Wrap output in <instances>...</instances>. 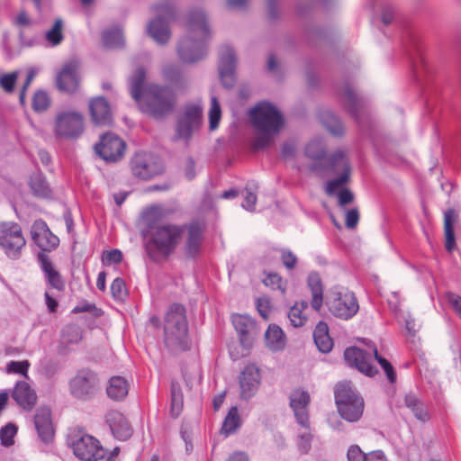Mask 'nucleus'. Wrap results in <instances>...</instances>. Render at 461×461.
<instances>
[{"mask_svg": "<svg viewBox=\"0 0 461 461\" xmlns=\"http://www.w3.org/2000/svg\"><path fill=\"white\" fill-rule=\"evenodd\" d=\"M165 344L173 353L188 350L191 340L187 333V322L185 309L181 305H173L165 320Z\"/></svg>", "mask_w": 461, "mask_h": 461, "instance_id": "obj_5", "label": "nucleus"}, {"mask_svg": "<svg viewBox=\"0 0 461 461\" xmlns=\"http://www.w3.org/2000/svg\"><path fill=\"white\" fill-rule=\"evenodd\" d=\"M226 461H249V459L246 453L236 451L230 454Z\"/></svg>", "mask_w": 461, "mask_h": 461, "instance_id": "obj_61", "label": "nucleus"}, {"mask_svg": "<svg viewBox=\"0 0 461 461\" xmlns=\"http://www.w3.org/2000/svg\"><path fill=\"white\" fill-rule=\"evenodd\" d=\"M107 422L114 437L124 440L131 436V428L126 418L120 412L113 411L108 414Z\"/></svg>", "mask_w": 461, "mask_h": 461, "instance_id": "obj_28", "label": "nucleus"}, {"mask_svg": "<svg viewBox=\"0 0 461 461\" xmlns=\"http://www.w3.org/2000/svg\"><path fill=\"white\" fill-rule=\"evenodd\" d=\"M348 461H367V454H365L358 446H351L348 449Z\"/></svg>", "mask_w": 461, "mask_h": 461, "instance_id": "obj_50", "label": "nucleus"}, {"mask_svg": "<svg viewBox=\"0 0 461 461\" xmlns=\"http://www.w3.org/2000/svg\"><path fill=\"white\" fill-rule=\"evenodd\" d=\"M358 220L359 214L357 209H351L346 213V225L348 228H355Z\"/></svg>", "mask_w": 461, "mask_h": 461, "instance_id": "obj_57", "label": "nucleus"}, {"mask_svg": "<svg viewBox=\"0 0 461 461\" xmlns=\"http://www.w3.org/2000/svg\"><path fill=\"white\" fill-rule=\"evenodd\" d=\"M103 42L107 48H118L122 46L124 40L119 28L106 30L103 33Z\"/></svg>", "mask_w": 461, "mask_h": 461, "instance_id": "obj_38", "label": "nucleus"}, {"mask_svg": "<svg viewBox=\"0 0 461 461\" xmlns=\"http://www.w3.org/2000/svg\"><path fill=\"white\" fill-rule=\"evenodd\" d=\"M221 116V107L215 97L211 99V107L209 110L210 129L214 131L218 128Z\"/></svg>", "mask_w": 461, "mask_h": 461, "instance_id": "obj_41", "label": "nucleus"}, {"mask_svg": "<svg viewBox=\"0 0 461 461\" xmlns=\"http://www.w3.org/2000/svg\"><path fill=\"white\" fill-rule=\"evenodd\" d=\"M18 428L14 423H8L0 429L1 444L5 447H10L14 443V437L16 436Z\"/></svg>", "mask_w": 461, "mask_h": 461, "instance_id": "obj_40", "label": "nucleus"}, {"mask_svg": "<svg viewBox=\"0 0 461 461\" xmlns=\"http://www.w3.org/2000/svg\"><path fill=\"white\" fill-rule=\"evenodd\" d=\"M310 401L309 393L302 389L294 390L290 395V406L294 411L298 423L304 428H308L310 424L308 415Z\"/></svg>", "mask_w": 461, "mask_h": 461, "instance_id": "obj_20", "label": "nucleus"}, {"mask_svg": "<svg viewBox=\"0 0 461 461\" xmlns=\"http://www.w3.org/2000/svg\"><path fill=\"white\" fill-rule=\"evenodd\" d=\"M125 142L113 133L101 136L98 143L95 145V152L105 161L116 162L125 152Z\"/></svg>", "mask_w": 461, "mask_h": 461, "instance_id": "obj_13", "label": "nucleus"}, {"mask_svg": "<svg viewBox=\"0 0 461 461\" xmlns=\"http://www.w3.org/2000/svg\"><path fill=\"white\" fill-rule=\"evenodd\" d=\"M131 165L133 173L143 179L160 174L164 168L158 158L145 153L136 154L132 158Z\"/></svg>", "mask_w": 461, "mask_h": 461, "instance_id": "obj_17", "label": "nucleus"}, {"mask_svg": "<svg viewBox=\"0 0 461 461\" xmlns=\"http://www.w3.org/2000/svg\"><path fill=\"white\" fill-rule=\"evenodd\" d=\"M84 116L72 108H63L57 112L53 123V131L59 138L73 139L84 131Z\"/></svg>", "mask_w": 461, "mask_h": 461, "instance_id": "obj_10", "label": "nucleus"}, {"mask_svg": "<svg viewBox=\"0 0 461 461\" xmlns=\"http://www.w3.org/2000/svg\"><path fill=\"white\" fill-rule=\"evenodd\" d=\"M34 424L41 440L49 444L54 438V428L50 410L47 407H41L37 410L34 417Z\"/></svg>", "mask_w": 461, "mask_h": 461, "instance_id": "obj_23", "label": "nucleus"}, {"mask_svg": "<svg viewBox=\"0 0 461 461\" xmlns=\"http://www.w3.org/2000/svg\"><path fill=\"white\" fill-rule=\"evenodd\" d=\"M235 55L230 47H224L220 54L219 71L222 83L230 87L234 83Z\"/></svg>", "mask_w": 461, "mask_h": 461, "instance_id": "obj_27", "label": "nucleus"}, {"mask_svg": "<svg viewBox=\"0 0 461 461\" xmlns=\"http://www.w3.org/2000/svg\"><path fill=\"white\" fill-rule=\"evenodd\" d=\"M89 113L93 122L96 125H108L112 122L111 107L103 97H95L89 101Z\"/></svg>", "mask_w": 461, "mask_h": 461, "instance_id": "obj_25", "label": "nucleus"}, {"mask_svg": "<svg viewBox=\"0 0 461 461\" xmlns=\"http://www.w3.org/2000/svg\"><path fill=\"white\" fill-rule=\"evenodd\" d=\"M21 227L14 222H0V248L9 258H17L25 246Z\"/></svg>", "mask_w": 461, "mask_h": 461, "instance_id": "obj_11", "label": "nucleus"}, {"mask_svg": "<svg viewBox=\"0 0 461 461\" xmlns=\"http://www.w3.org/2000/svg\"><path fill=\"white\" fill-rule=\"evenodd\" d=\"M181 237V230L176 226L158 227L151 236V246L162 256L168 255L176 246Z\"/></svg>", "mask_w": 461, "mask_h": 461, "instance_id": "obj_12", "label": "nucleus"}, {"mask_svg": "<svg viewBox=\"0 0 461 461\" xmlns=\"http://www.w3.org/2000/svg\"><path fill=\"white\" fill-rule=\"evenodd\" d=\"M240 424L241 419L240 417L238 409L236 407H232L224 419L221 432L225 436H228L235 432Z\"/></svg>", "mask_w": 461, "mask_h": 461, "instance_id": "obj_35", "label": "nucleus"}, {"mask_svg": "<svg viewBox=\"0 0 461 461\" xmlns=\"http://www.w3.org/2000/svg\"><path fill=\"white\" fill-rule=\"evenodd\" d=\"M202 123V107L200 104L187 105L176 127L177 134L180 138H188L196 131Z\"/></svg>", "mask_w": 461, "mask_h": 461, "instance_id": "obj_15", "label": "nucleus"}, {"mask_svg": "<svg viewBox=\"0 0 461 461\" xmlns=\"http://www.w3.org/2000/svg\"><path fill=\"white\" fill-rule=\"evenodd\" d=\"M30 186L32 193L39 197L46 198L49 197L51 194V190L49 185L41 174H37L32 176Z\"/></svg>", "mask_w": 461, "mask_h": 461, "instance_id": "obj_36", "label": "nucleus"}, {"mask_svg": "<svg viewBox=\"0 0 461 461\" xmlns=\"http://www.w3.org/2000/svg\"><path fill=\"white\" fill-rule=\"evenodd\" d=\"M307 285L312 294V307L315 311H320L323 304V285L320 275L316 272L310 273Z\"/></svg>", "mask_w": 461, "mask_h": 461, "instance_id": "obj_29", "label": "nucleus"}, {"mask_svg": "<svg viewBox=\"0 0 461 461\" xmlns=\"http://www.w3.org/2000/svg\"><path fill=\"white\" fill-rule=\"evenodd\" d=\"M79 62L76 59L63 64L56 77V84L59 90L72 93L79 86Z\"/></svg>", "mask_w": 461, "mask_h": 461, "instance_id": "obj_16", "label": "nucleus"}, {"mask_svg": "<svg viewBox=\"0 0 461 461\" xmlns=\"http://www.w3.org/2000/svg\"><path fill=\"white\" fill-rule=\"evenodd\" d=\"M183 406V400L180 393H176V390L172 391L171 400V413L174 416H178Z\"/></svg>", "mask_w": 461, "mask_h": 461, "instance_id": "obj_54", "label": "nucleus"}, {"mask_svg": "<svg viewBox=\"0 0 461 461\" xmlns=\"http://www.w3.org/2000/svg\"><path fill=\"white\" fill-rule=\"evenodd\" d=\"M122 259V254L118 249L104 251L102 255V262L104 266L118 264Z\"/></svg>", "mask_w": 461, "mask_h": 461, "instance_id": "obj_46", "label": "nucleus"}, {"mask_svg": "<svg viewBox=\"0 0 461 461\" xmlns=\"http://www.w3.org/2000/svg\"><path fill=\"white\" fill-rule=\"evenodd\" d=\"M45 39L50 46L59 45L63 40V22L57 19L51 29L47 31Z\"/></svg>", "mask_w": 461, "mask_h": 461, "instance_id": "obj_39", "label": "nucleus"}, {"mask_svg": "<svg viewBox=\"0 0 461 461\" xmlns=\"http://www.w3.org/2000/svg\"><path fill=\"white\" fill-rule=\"evenodd\" d=\"M335 402L341 418L349 421H357L364 411V400L353 389L350 383L341 382L335 388Z\"/></svg>", "mask_w": 461, "mask_h": 461, "instance_id": "obj_7", "label": "nucleus"}, {"mask_svg": "<svg viewBox=\"0 0 461 461\" xmlns=\"http://www.w3.org/2000/svg\"><path fill=\"white\" fill-rule=\"evenodd\" d=\"M345 360L348 365L356 366L361 373L373 376L377 370L373 365L375 359L391 383L395 382L396 375L391 364L384 357L378 356L377 348L371 341L366 344V348L351 347L345 350Z\"/></svg>", "mask_w": 461, "mask_h": 461, "instance_id": "obj_4", "label": "nucleus"}, {"mask_svg": "<svg viewBox=\"0 0 461 461\" xmlns=\"http://www.w3.org/2000/svg\"><path fill=\"white\" fill-rule=\"evenodd\" d=\"M264 345L273 353L284 351L287 346L285 331L276 324H270L264 334Z\"/></svg>", "mask_w": 461, "mask_h": 461, "instance_id": "obj_26", "label": "nucleus"}, {"mask_svg": "<svg viewBox=\"0 0 461 461\" xmlns=\"http://www.w3.org/2000/svg\"><path fill=\"white\" fill-rule=\"evenodd\" d=\"M13 399L23 410L31 411L37 402V394L25 381L17 382L12 392Z\"/></svg>", "mask_w": 461, "mask_h": 461, "instance_id": "obj_24", "label": "nucleus"}, {"mask_svg": "<svg viewBox=\"0 0 461 461\" xmlns=\"http://www.w3.org/2000/svg\"><path fill=\"white\" fill-rule=\"evenodd\" d=\"M171 14L169 9L161 10L159 16L150 20L147 25L149 36L158 44H165L170 38V30L167 17Z\"/></svg>", "mask_w": 461, "mask_h": 461, "instance_id": "obj_19", "label": "nucleus"}, {"mask_svg": "<svg viewBox=\"0 0 461 461\" xmlns=\"http://www.w3.org/2000/svg\"><path fill=\"white\" fill-rule=\"evenodd\" d=\"M308 303L306 302L295 303L288 312V318L294 328L303 327L308 320Z\"/></svg>", "mask_w": 461, "mask_h": 461, "instance_id": "obj_32", "label": "nucleus"}, {"mask_svg": "<svg viewBox=\"0 0 461 461\" xmlns=\"http://www.w3.org/2000/svg\"><path fill=\"white\" fill-rule=\"evenodd\" d=\"M111 293L114 299L122 300L126 296L125 284L122 279L116 278L111 285Z\"/></svg>", "mask_w": 461, "mask_h": 461, "instance_id": "obj_47", "label": "nucleus"}, {"mask_svg": "<svg viewBox=\"0 0 461 461\" xmlns=\"http://www.w3.org/2000/svg\"><path fill=\"white\" fill-rule=\"evenodd\" d=\"M256 202H257L256 194L252 192H247L245 200L242 203V207L247 211L252 212L255 208Z\"/></svg>", "mask_w": 461, "mask_h": 461, "instance_id": "obj_59", "label": "nucleus"}, {"mask_svg": "<svg viewBox=\"0 0 461 461\" xmlns=\"http://www.w3.org/2000/svg\"><path fill=\"white\" fill-rule=\"evenodd\" d=\"M68 441L75 456L81 460H98L105 456V450L100 445V442L82 430L71 432Z\"/></svg>", "mask_w": 461, "mask_h": 461, "instance_id": "obj_9", "label": "nucleus"}, {"mask_svg": "<svg viewBox=\"0 0 461 461\" xmlns=\"http://www.w3.org/2000/svg\"><path fill=\"white\" fill-rule=\"evenodd\" d=\"M41 268L45 273L46 278L49 282V284L58 289L61 290L63 288L64 283L61 279L60 275L59 272L55 269L53 264L50 260H49L47 258H41Z\"/></svg>", "mask_w": 461, "mask_h": 461, "instance_id": "obj_34", "label": "nucleus"}, {"mask_svg": "<svg viewBox=\"0 0 461 461\" xmlns=\"http://www.w3.org/2000/svg\"><path fill=\"white\" fill-rule=\"evenodd\" d=\"M30 367V363L28 360L23 361H11L6 366V370L8 373L21 375L24 377H28V370Z\"/></svg>", "mask_w": 461, "mask_h": 461, "instance_id": "obj_43", "label": "nucleus"}, {"mask_svg": "<svg viewBox=\"0 0 461 461\" xmlns=\"http://www.w3.org/2000/svg\"><path fill=\"white\" fill-rule=\"evenodd\" d=\"M329 161L330 167L339 176L327 183L326 192L330 195H337L339 205L344 206L354 199L353 194L344 187V185L349 180L351 172L347 152L338 149L333 152Z\"/></svg>", "mask_w": 461, "mask_h": 461, "instance_id": "obj_6", "label": "nucleus"}, {"mask_svg": "<svg viewBox=\"0 0 461 461\" xmlns=\"http://www.w3.org/2000/svg\"><path fill=\"white\" fill-rule=\"evenodd\" d=\"M31 232L34 242L43 250H51L59 245V238L41 220L34 221Z\"/></svg>", "mask_w": 461, "mask_h": 461, "instance_id": "obj_22", "label": "nucleus"}, {"mask_svg": "<svg viewBox=\"0 0 461 461\" xmlns=\"http://www.w3.org/2000/svg\"><path fill=\"white\" fill-rule=\"evenodd\" d=\"M312 437L309 432L303 433L299 437L298 447L303 454H307L311 449Z\"/></svg>", "mask_w": 461, "mask_h": 461, "instance_id": "obj_55", "label": "nucleus"}, {"mask_svg": "<svg viewBox=\"0 0 461 461\" xmlns=\"http://www.w3.org/2000/svg\"><path fill=\"white\" fill-rule=\"evenodd\" d=\"M160 214V208L154 206L147 209V211L144 213V218L147 221H149L151 218L156 217L157 215Z\"/></svg>", "mask_w": 461, "mask_h": 461, "instance_id": "obj_63", "label": "nucleus"}, {"mask_svg": "<svg viewBox=\"0 0 461 461\" xmlns=\"http://www.w3.org/2000/svg\"><path fill=\"white\" fill-rule=\"evenodd\" d=\"M129 84L131 95L143 113L160 116L172 109L175 102L172 92L148 84L142 68H137L132 73Z\"/></svg>", "mask_w": 461, "mask_h": 461, "instance_id": "obj_1", "label": "nucleus"}, {"mask_svg": "<svg viewBox=\"0 0 461 461\" xmlns=\"http://www.w3.org/2000/svg\"><path fill=\"white\" fill-rule=\"evenodd\" d=\"M201 242V234L198 230H191L188 238V252L194 255L198 250Z\"/></svg>", "mask_w": 461, "mask_h": 461, "instance_id": "obj_51", "label": "nucleus"}, {"mask_svg": "<svg viewBox=\"0 0 461 461\" xmlns=\"http://www.w3.org/2000/svg\"><path fill=\"white\" fill-rule=\"evenodd\" d=\"M327 130L333 135H340L344 132V126L341 122L333 114H327L323 119Z\"/></svg>", "mask_w": 461, "mask_h": 461, "instance_id": "obj_42", "label": "nucleus"}, {"mask_svg": "<svg viewBox=\"0 0 461 461\" xmlns=\"http://www.w3.org/2000/svg\"><path fill=\"white\" fill-rule=\"evenodd\" d=\"M186 26L188 34L180 41L177 53L183 62L194 63L205 56L210 30L203 12L192 14Z\"/></svg>", "mask_w": 461, "mask_h": 461, "instance_id": "obj_2", "label": "nucleus"}, {"mask_svg": "<svg viewBox=\"0 0 461 461\" xmlns=\"http://www.w3.org/2000/svg\"><path fill=\"white\" fill-rule=\"evenodd\" d=\"M326 305L335 317L342 320L351 319L359 310L354 293L343 286H334L329 290Z\"/></svg>", "mask_w": 461, "mask_h": 461, "instance_id": "obj_8", "label": "nucleus"}, {"mask_svg": "<svg viewBox=\"0 0 461 461\" xmlns=\"http://www.w3.org/2000/svg\"><path fill=\"white\" fill-rule=\"evenodd\" d=\"M96 375L87 370L77 373L69 381V392L77 399L86 400L93 395L97 388Z\"/></svg>", "mask_w": 461, "mask_h": 461, "instance_id": "obj_14", "label": "nucleus"}, {"mask_svg": "<svg viewBox=\"0 0 461 461\" xmlns=\"http://www.w3.org/2000/svg\"><path fill=\"white\" fill-rule=\"evenodd\" d=\"M50 105V98L43 91H38L32 98V108L37 112L46 110Z\"/></svg>", "mask_w": 461, "mask_h": 461, "instance_id": "obj_45", "label": "nucleus"}, {"mask_svg": "<svg viewBox=\"0 0 461 461\" xmlns=\"http://www.w3.org/2000/svg\"><path fill=\"white\" fill-rule=\"evenodd\" d=\"M263 283L272 290H277L282 295H285L287 281L283 279L278 274L273 272L267 273L263 278Z\"/></svg>", "mask_w": 461, "mask_h": 461, "instance_id": "obj_37", "label": "nucleus"}, {"mask_svg": "<svg viewBox=\"0 0 461 461\" xmlns=\"http://www.w3.org/2000/svg\"><path fill=\"white\" fill-rule=\"evenodd\" d=\"M414 415L420 420H427L429 419L428 411L425 408H423L421 405L417 406L415 409H413Z\"/></svg>", "mask_w": 461, "mask_h": 461, "instance_id": "obj_62", "label": "nucleus"}, {"mask_svg": "<svg viewBox=\"0 0 461 461\" xmlns=\"http://www.w3.org/2000/svg\"><path fill=\"white\" fill-rule=\"evenodd\" d=\"M280 258L283 265L287 269H293L297 264V257L288 249H281Z\"/></svg>", "mask_w": 461, "mask_h": 461, "instance_id": "obj_49", "label": "nucleus"}, {"mask_svg": "<svg viewBox=\"0 0 461 461\" xmlns=\"http://www.w3.org/2000/svg\"><path fill=\"white\" fill-rule=\"evenodd\" d=\"M38 70L36 68H30L27 73V78L24 83V86L23 87L22 93L20 95V102L22 104L24 103V95H25V90L30 86L35 76L37 75Z\"/></svg>", "mask_w": 461, "mask_h": 461, "instance_id": "obj_58", "label": "nucleus"}, {"mask_svg": "<svg viewBox=\"0 0 461 461\" xmlns=\"http://www.w3.org/2000/svg\"><path fill=\"white\" fill-rule=\"evenodd\" d=\"M251 122L257 129L256 147L262 148L270 143L284 125L280 112L269 103H260L249 112Z\"/></svg>", "mask_w": 461, "mask_h": 461, "instance_id": "obj_3", "label": "nucleus"}, {"mask_svg": "<svg viewBox=\"0 0 461 461\" xmlns=\"http://www.w3.org/2000/svg\"><path fill=\"white\" fill-rule=\"evenodd\" d=\"M73 312H90L95 316H98L101 314V311L97 309L95 304L88 302H81L73 309Z\"/></svg>", "mask_w": 461, "mask_h": 461, "instance_id": "obj_52", "label": "nucleus"}, {"mask_svg": "<svg viewBox=\"0 0 461 461\" xmlns=\"http://www.w3.org/2000/svg\"><path fill=\"white\" fill-rule=\"evenodd\" d=\"M45 298H46V304L48 306V309L50 311V312H55L57 307H58V303L56 302V300L54 298H52L49 293H46L45 294Z\"/></svg>", "mask_w": 461, "mask_h": 461, "instance_id": "obj_64", "label": "nucleus"}, {"mask_svg": "<svg viewBox=\"0 0 461 461\" xmlns=\"http://www.w3.org/2000/svg\"><path fill=\"white\" fill-rule=\"evenodd\" d=\"M457 215L456 212L452 209L447 210L444 214V230H445V238H446V249L448 251L454 249L456 246L455 235L453 227L455 222L456 221Z\"/></svg>", "mask_w": 461, "mask_h": 461, "instance_id": "obj_33", "label": "nucleus"}, {"mask_svg": "<svg viewBox=\"0 0 461 461\" xmlns=\"http://www.w3.org/2000/svg\"><path fill=\"white\" fill-rule=\"evenodd\" d=\"M16 78V72L3 75L0 77V85L5 91L11 92L13 90Z\"/></svg>", "mask_w": 461, "mask_h": 461, "instance_id": "obj_53", "label": "nucleus"}, {"mask_svg": "<svg viewBox=\"0 0 461 461\" xmlns=\"http://www.w3.org/2000/svg\"><path fill=\"white\" fill-rule=\"evenodd\" d=\"M313 338L320 351L328 353L332 349L333 341L330 337L329 328L325 322L320 321L317 324L313 333Z\"/></svg>", "mask_w": 461, "mask_h": 461, "instance_id": "obj_30", "label": "nucleus"}, {"mask_svg": "<svg viewBox=\"0 0 461 461\" xmlns=\"http://www.w3.org/2000/svg\"><path fill=\"white\" fill-rule=\"evenodd\" d=\"M256 306L258 313L265 320L269 318L270 312L272 311L271 302L267 298H258L256 302Z\"/></svg>", "mask_w": 461, "mask_h": 461, "instance_id": "obj_48", "label": "nucleus"}, {"mask_svg": "<svg viewBox=\"0 0 461 461\" xmlns=\"http://www.w3.org/2000/svg\"><path fill=\"white\" fill-rule=\"evenodd\" d=\"M447 299L449 305L458 314L461 319V296L456 294L449 293L447 294Z\"/></svg>", "mask_w": 461, "mask_h": 461, "instance_id": "obj_56", "label": "nucleus"}, {"mask_svg": "<svg viewBox=\"0 0 461 461\" xmlns=\"http://www.w3.org/2000/svg\"><path fill=\"white\" fill-rule=\"evenodd\" d=\"M323 151V145L319 140H311L305 148V155L313 159H320Z\"/></svg>", "mask_w": 461, "mask_h": 461, "instance_id": "obj_44", "label": "nucleus"}, {"mask_svg": "<svg viewBox=\"0 0 461 461\" xmlns=\"http://www.w3.org/2000/svg\"><path fill=\"white\" fill-rule=\"evenodd\" d=\"M106 392L111 399L122 400L129 393V383L122 376H113L109 381Z\"/></svg>", "mask_w": 461, "mask_h": 461, "instance_id": "obj_31", "label": "nucleus"}, {"mask_svg": "<svg viewBox=\"0 0 461 461\" xmlns=\"http://www.w3.org/2000/svg\"><path fill=\"white\" fill-rule=\"evenodd\" d=\"M232 323L240 334V341L247 351L253 344V341L258 334V329L255 321L248 315L233 314Z\"/></svg>", "mask_w": 461, "mask_h": 461, "instance_id": "obj_18", "label": "nucleus"}, {"mask_svg": "<svg viewBox=\"0 0 461 461\" xmlns=\"http://www.w3.org/2000/svg\"><path fill=\"white\" fill-rule=\"evenodd\" d=\"M261 380L259 368L249 364L244 367L240 375V386L243 398L251 397L258 389Z\"/></svg>", "mask_w": 461, "mask_h": 461, "instance_id": "obj_21", "label": "nucleus"}, {"mask_svg": "<svg viewBox=\"0 0 461 461\" xmlns=\"http://www.w3.org/2000/svg\"><path fill=\"white\" fill-rule=\"evenodd\" d=\"M367 461H387V458L383 451L375 450L367 454Z\"/></svg>", "mask_w": 461, "mask_h": 461, "instance_id": "obj_60", "label": "nucleus"}]
</instances>
